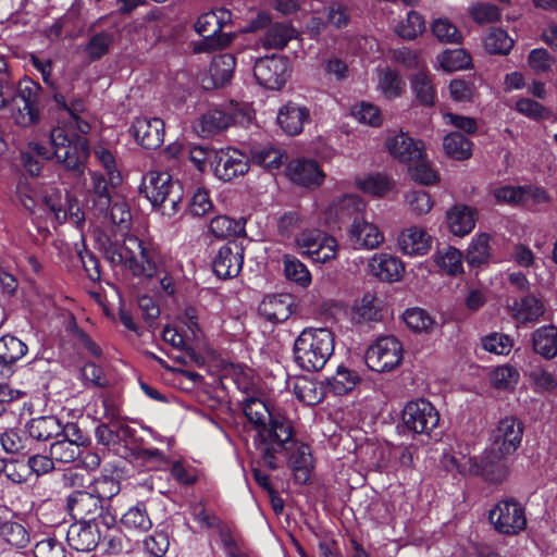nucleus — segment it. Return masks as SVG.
I'll list each match as a JSON object with an SVG mask.
<instances>
[{
    "label": "nucleus",
    "instance_id": "nucleus-21",
    "mask_svg": "<svg viewBox=\"0 0 557 557\" xmlns=\"http://www.w3.org/2000/svg\"><path fill=\"white\" fill-rule=\"evenodd\" d=\"M311 122L310 109L306 106L288 101L282 106L276 115V123L288 136H297L302 133L305 124Z\"/></svg>",
    "mask_w": 557,
    "mask_h": 557
},
{
    "label": "nucleus",
    "instance_id": "nucleus-60",
    "mask_svg": "<svg viewBox=\"0 0 557 557\" xmlns=\"http://www.w3.org/2000/svg\"><path fill=\"white\" fill-rule=\"evenodd\" d=\"M482 347L491 354L507 356L513 347V339L507 334L493 332L482 337Z\"/></svg>",
    "mask_w": 557,
    "mask_h": 557
},
{
    "label": "nucleus",
    "instance_id": "nucleus-17",
    "mask_svg": "<svg viewBox=\"0 0 557 557\" xmlns=\"http://www.w3.org/2000/svg\"><path fill=\"white\" fill-rule=\"evenodd\" d=\"M285 175L293 184L308 189L320 187L325 180V173L319 162L309 158L292 159L286 164Z\"/></svg>",
    "mask_w": 557,
    "mask_h": 557
},
{
    "label": "nucleus",
    "instance_id": "nucleus-8",
    "mask_svg": "<svg viewBox=\"0 0 557 557\" xmlns=\"http://www.w3.org/2000/svg\"><path fill=\"white\" fill-rule=\"evenodd\" d=\"M139 194L151 202L163 215L173 216L182 208L184 188L178 180H173L166 172L150 171L144 177Z\"/></svg>",
    "mask_w": 557,
    "mask_h": 557
},
{
    "label": "nucleus",
    "instance_id": "nucleus-46",
    "mask_svg": "<svg viewBox=\"0 0 557 557\" xmlns=\"http://www.w3.org/2000/svg\"><path fill=\"white\" fill-rule=\"evenodd\" d=\"M26 433V430L24 431L17 428L7 429L0 435V443L3 450L12 455H24L28 453L29 437Z\"/></svg>",
    "mask_w": 557,
    "mask_h": 557
},
{
    "label": "nucleus",
    "instance_id": "nucleus-15",
    "mask_svg": "<svg viewBox=\"0 0 557 557\" xmlns=\"http://www.w3.org/2000/svg\"><path fill=\"white\" fill-rule=\"evenodd\" d=\"M523 433V422L515 416H506L499 419L491 432V448L503 456L512 455L520 447Z\"/></svg>",
    "mask_w": 557,
    "mask_h": 557
},
{
    "label": "nucleus",
    "instance_id": "nucleus-40",
    "mask_svg": "<svg viewBox=\"0 0 557 557\" xmlns=\"http://www.w3.org/2000/svg\"><path fill=\"white\" fill-rule=\"evenodd\" d=\"M124 424L119 419H110L108 423H100L95 430L98 443L117 453L123 443Z\"/></svg>",
    "mask_w": 557,
    "mask_h": 557
},
{
    "label": "nucleus",
    "instance_id": "nucleus-48",
    "mask_svg": "<svg viewBox=\"0 0 557 557\" xmlns=\"http://www.w3.org/2000/svg\"><path fill=\"white\" fill-rule=\"evenodd\" d=\"M209 231L215 238L237 237L245 233V225L227 215H216L210 221Z\"/></svg>",
    "mask_w": 557,
    "mask_h": 557
},
{
    "label": "nucleus",
    "instance_id": "nucleus-12",
    "mask_svg": "<svg viewBox=\"0 0 557 557\" xmlns=\"http://www.w3.org/2000/svg\"><path fill=\"white\" fill-rule=\"evenodd\" d=\"M290 73V62L287 57L272 54L256 60L253 76L257 83L270 90H281Z\"/></svg>",
    "mask_w": 557,
    "mask_h": 557
},
{
    "label": "nucleus",
    "instance_id": "nucleus-56",
    "mask_svg": "<svg viewBox=\"0 0 557 557\" xmlns=\"http://www.w3.org/2000/svg\"><path fill=\"white\" fill-rule=\"evenodd\" d=\"M425 29L423 16L417 11H409L405 21H401L395 28L396 34L407 40H413Z\"/></svg>",
    "mask_w": 557,
    "mask_h": 557
},
{
    "label": "nucleus",
    "instance_id": "nucleus-39",
    "mask_svg": "<svg viewBox=\"0 0 557 557\" xmlns=\"http://www.w3.org/2000/svg\"><path fill=\"white\" fill-rule=\"evenodd\" d=\"M533 349L546 359L557 355V327L545 325L537 329L532 336Z\"/></svg>",
    "mask_w": 557,
    "mask_h": 557
},
{
    "label": "nucleus",
    "instance_id": "nucleus-49",
    "mask_svg": "<svg viewBox=\"0 0 557 557\" xmlns=\"http://www.w3.org/2000/svg\"><path fill=\"white\" fill-rule=\"evenodd\" d=\"M408 174L412 181L421 185H434L440 181V175L431 166L425 152L424 157H420L408 164Z\"/></svg>",
    "mask_w": 557,
    "mask_h": 557
},
{
    "label": "nucleus",
    "instance_id": "nucleus-3",
    "mask_svg": "<svg viewBox=\"0 0 557 557\" xmlns=\"http://www.w3.org/2000/svg\"><path fill=\"white\" fill-rule=\"evenodd\" d=\"M507 456L491 448L480 462L474 457H445L440 469L442 485L458 486L467 483L469 476H480L488 483L499 484L508 474Z\"/></svg>",
    "mask_w": 557,
    "mask_h": 557
},
{
    "label": "nucleus",
    "instance_id": "nucleus-4",
    "mask_svg": "<svg viewBox=\"0 0 557 557\" xmlns=\"http://www.w3.org/2000/svg\"><path fill=\"white\" fill-rule=\"evenodd\" d=\"M243 412L257 429L255 443L260 454L263 451L264 463L271 465L275 459L272 456L273 447H284V443H289L286 440L292 434L293 422L282 414L273 416L258 398L247 399Z\"/></svg>",
    "mask_w": 557,
    "mask_h": 557
},
{
    "label": "nucleus",
    "instance_id": "nucleus-55",
    "mask_svg": "<svg viewBox=\"0 0 557 557\" xmlns=\"http://www.w3.org/2000/svg\"><path fill=\"white\" fill-rule=\"evenodd\" d=\"M113 40V35L107 30L92 35L85 47L88 60L95 62L108 54Z\"/></svg>",
    "mask_w": 557,
    "mask_h": 557
},
{
    "label": "nucleus",
    "instance_id": "nucleus-50",
    "mask_svg": "<svg viewBox=\"0 0 557 557\" xmlns=\"http://www.w3.org/2000/svg\"><path fill=\"white\" fill-rule=\"evenodd\" d=\"M490 253V235L481 233L471 242L467 250V262L470 268H480L488 262Z\"/></svg>",
    "mask_w": 557,
    "mask_h": 557
},
{
    "label": "nucleus",
    "instance_id": "nucleus-23",
    "mask_svg": "<svg viewBox=\"0 0 557 557\" xmlns=\"http://www.w3.org/2000/svg\"><path fill=\"white\" fill-rule=\"evenodd\" d=\"M294 297L282 293L268 295L259 305L258 312L271 323L285 322L294 312Z\"/></svg>",
    "mask_w": 557,
    "mask_h": 557
},
{
    "label": "nucleus",
    "instance_id": "nucleus-61",
    "mask_svg": "<svg viewBox=\"0 0 557 557\" xmlns=\"http://www.w3.org/2000/svg\"><path fill=\"white\" fill-rule=\"evenodd\" d=\"M122 524L127 529L147 531L151 528V520L149 519L144 505H136L129 508L121 519Z\"/></svg>",
    "mask_w": 557,
    "mask_h": 557
},
{
    "label": "nucleus",
    "instance_id": "nucleus-34",
    "mask_svg": "<svg viewBox=\"0 0 557 557\" xmlns=\"http://www.w3.org/2000/svg\"><path fill=\"white\" fill-rule=\"evenodd\" d=\"M0 537L8 544L25 547L29 541L25 528L10 518V512L0 508Z\"/></svg>",
    "mask_w": 557,
    "mask_h": 557
},
{
    "label": "nucleus",
    "instance_id": "nucleus-30",
    "mask_svg": "<svg viewBox=\"0 0 557 557\" xmlns=\"http://www.w3.org/2000/svg\"><path fill=\"white\" fill-rule=\"evenodd\" d=\"M29 438L47 442L59 437L61 421L55 416H40L30 419L25 425Z\"/></svg>",
    "mask_w": 557,
    "mask_h": 557
},
{
    "label": "nucleus",
    "instance_id": "nucleus-26",
    "mask_svg": "<svg viewBox=\"0 0 557 557\" xmlns=\"http://www.w3.org/2000/svg\"><path fill=\"white\" fill-rule=\"evenodd\" d=\"M370 273L382 282L394 283L401 280L405 265L403 261L389 253H375L369 261Z\"/></svg>",
    "mask_w": 557,
    "mask_h": 557
},
{
    "label": "nucleus",
    "instance_id": "nucleus-54",
    "mask_svg": "<svg viewBox=\"0 0 557 557\" xmlns=\"http://www.w3.org/2000/svg\"><path fill=\"white\" fill-rule=\"evenodd\" d=\"M438 60L442 69L449 73L467 70L472 66V58L470 53L462 48L445 50Z\"/></svg>",
    "mask_w": 557,
    "mask_h": 557
},
{
    "label": "nucleus",
    "instance_id": "nucleus-18",
    "mask_svg": "<svg viewBox=\"0 0 557 557\" xmlns=\"http://www.w3.org/2000/svg\"><path fill=\"white\" fill-rule=\"evenodd\" d=\"M244 264V249L236 242L222 245L212 259V270L216 277L228 280L236 277Z\"/></svg>",
    "mask_w": 557,
    "mask_h": 557
},
{
    "label": "nucleus",
    "instance_id": "nucleus-37",
    "mask_svg": "<svg viewBox=\"0 0 557 557\" xmlns=\"http://www.w3.org/2000/svg\"><path fill=\"white\" fill-rule=\"evenodd\" d=\"M513 318L521 324L535 323L544 313V306L533 295H527L512 306Z\"/></svg>",
    "mask_w": 557,
    "mask_h": 557
},
{
    "label": "nucleus",
    "instance_id": "nucleus-14",
    "mask_svg": "<svg viewBox=\"0 0 557 557\" xmlns=\"http://www.w3.org/2000/svg\"><path fill=\"white\" fill-rule=\"evenodd\" d=\"M494 529L507 535H515L524 530L527 518L523 507L513 499L498 502L488 513Z\"/></svg>",
    "mask_w": 557,
    "mask_h": 557
},
{
    "label": "nucleus",
    "instance_id": "nucleus-38",
    "mask_svg": "<svg viewBox=\"0 0 557 557\" xmlns=\"http://www.w3.org/2000/svg\"><path fill=\"white\" fill-rule=\"evenodd\" d=\"M335 215L339 222L352 220L351 224L363 220L366 209L364 201L358 196L345 195L333 206Z\"/></svg>",
    "mask_w": 557,
    "mask_h": 557
},
{
    "label": "nucleus",
    "instance_id": "nucleus-29",
    "mask_svg": "<svg viewBox=\"0 0 557 557\" xmlns=\"http://www.w3.org/2000/svg\"><path fill=\"white\" fill-rule=\"evenodd\" d=\"M348 236L356 249L376 248L384 239L379 228L364 219L357 221L356 224H351Z\"/></svg>",
    "mask_w": 557,
    "mask_h": 557
},
{
    "label": "nucleus",
    "instance_id": "nucleus-47",
    "mask_svg": "<svg viewBox=\"0 0 557 557\" xmlns=\"http://www.w3.org/2000/svg\"><path fill=\"white\" fill-rule=\"evenodd\" d=\"M284 274L285 277L299 285L300 287H308L311 284L312 277L310 271L305 263L293 255H284Z\"/></svg>",
    "mask_w": 557,
    "mask_h": 557
},
{
    "label": "nucleus",
    "instance_id": "nucleus-35",
    "mask_svg": "<svg viewBox=\"0 0 557 557\" xmlns=\"http://www.w3.org/2000/svg\"><path fill=\"white\" fill-rule=\"evenodd\" d=\"M296 36V29L290 23H274L265 30L261 38L265 49H283Z\"/></svg>",
    "mask_w": 557,
    "mask_h": 557
},
{
    "label": "nucleus",
    "instance_id": "nucleus-45",
    "mask_svg": "<svg viewBox=\"0 0 557 557\" xmlns=\"http://www.w3.org/2000/svg\"><path fill=\"white\" fill-rule=\"evenodd\" d=\"M28 466L24 461L0 458V484H22L29 480Z\"/></svg>",
    "mask_w": 557,
    "mask_h": 557
},
{
    "label": "nucleus",
    "instance_id": "nucleus-7",
    "mask_svg": "<svg viewBox=\"0 0 557 557\" xmlns=\"http://www.w3.org/2000/svg\"><path fill=\"white\" fill-rule=\"evenodd\" d=\"M104 255L112 265L123 264L134 276L151 278L158 273V253L136 236L127 237L123 245L108 239Z\"/></svg>",
    "mask_w": 557,
    "mask_h": 557
},
{
    "label": "nucleus",
    "instance_id": "nucleus-16",
    "mask_svg": "<svg viewBox=\"0 0 557 557\" xmlns=\"http://www.w3.org/2000/svg\"><path fill=\"white\" fill-rule=\"evenodd\" d=\"M212 171L216 178L231 182L235 177L243 176L249 170V158L233 147L221 148L212 153Z\"/></svg>",
    "mask_w": 557,
    "mask_h": 557
},
{
    "label": "nucleus",
    "instance_id": "nucleus-36",
    "mask_svg": "<svg viewBox=\"0 0 557 557\" xmlns=\"http://www.w3.org/2000/svg\"><path fill=\"white\" fill-rule=\"evenodd\" d=\"M445 153L457 161H465L472 157L473 143L459 132H450L443 138Z\"/></svg>",
    "mask_w": 557,
    "mask_h": 557
},
{
    "label": "nucleus",
    "instance_id": "nucleus-33",
    "mask_svg": "<svg viewBox=\"0 0 557 557\" xmlns=\"http://www.w3.org/2000/svg\"><path fill=\"white\" fill-rule=\"evenodd\" d=\"M410 88L417 103L432 108L436 102V90L431 76L425 72L416 73L410 79Z\"/></svg>",
    "mask_w": 557,
    "mask_h": 557
},
{
    "label": "nucleus",
    "instance_id": "nucleus-53",
    "mask_svg": "<svg viewBox=\"0 0 557 557\" xmlns=\"http://www.w3.org/2000/svg\"><path fill=\"white\" fill-rule=\"evenodd\" d=\"M483 42L491 54L507 55L513 47V39L503 28H492Z\"/></svg>",
    "mask_w": 557,
    "mask_h": 557
},
{
    "label": "nucleus",
    "instance_id": "nucleus-32",
    "mask_svg": "<svg viewBox=\"0 0 557 557\" xmlns=\"http://www.w3.org/2000/svg\"><path fill=\"white\" fill-rule=\"evenodd\" d=\"M249 153V162L265 170L278 169L288 160L286 151H282L272 146H253L250 148Z\"/></svg>",
    "mask_w": 557,
    "mask_h": 557
},
{
    "label": "nucleus",
    "instance_id": "nucleus-62",
    "mask_svg": "<svg viewBox=\"0 0 557 557\" xmlns=\"http://www.w3.org/2000/svg\"><path fill=\"white\" fill-rule=\"evenodd\" d=\"M55 438L49 449L52 460L67 463L74 461L81 455V449L69 442V440H63L62 437Z\"/></svg>",
    "mask_w": 557,
    "mask_h": 557
},
{
    "label": "nucleus",
    "instance_id": "nucleus-41",
    "mask_svg": "<svg viewBox=\"0 0 557 557\" xmlns=\"http://www.w3.org/2000/svg\"><path fill=\"white\" fill-rule=\"evenodd\" d=\"M170 475L176 483L190 486L200 482L202 471L190 461L180 458L171 462Z\"/></svg>",
    "mask_w": 557,
    "mask_h": 557
},
{
    "label": "nucleus",
    "instance_id": "nucleus-13",
    "mask_svg": "<svg viewBox=\"0 0 557 557\" xmlns=\"http://www.w3.org/2000/svg\"><path fill=\"white\" fill-rule=\"evenodd\" d=\"M219 25L218 17L212 10L198 16L195 30L202 37V40L195 47V52L222 50L232 44L235 35L221 32Z\"/></svg>",
    "mask_w": 557,
    "mask_h": 557
},
{
    "label": "nucleus",
    "instance_id": "nucleus-31",
    "mask_svg": "<svg viewBox=\"0 0 557 557\" xmlns=\"http://www.w3.org/2000/svg\"><path fill=\"white\" fill-rule=\"evenodd\" d=\"M104 503H108V499L101 497L97 491L76 490L70 495L67 507L71 511L89 516L101 512Z\"/></svg>",
    "mask_w": 557,
    "mask_h": 557
},
{
    "label": "nucleus",
    "instance_id": "nucleus-6",
    "mask_svg": "<svg viewBox=\"0 0 557 557\" xmlns=\"http://www.w3.org/2000/svg\"><path fill=\"white\" fill-rule=\"evenodd\" d=\"M335 337L326 327H305L293 346L294 362L304 371H321L334 354Z\"/></svg>",
    "mask_w": 557,
    "mask_h": 557
},
{
    "label": "nucleus",
    "instance_id": "nucleus-57",
    "mask_svg": "<svg viewBox=\"0 0 557 557\" xmlns=\"http://www.w3.org/2000/svg\"><path fill=\"white\" fill-rule=\"evenodd\" d=\"M404 81L397 71L386 67L380 75L379 88L387 99H396L404 91Z\"/></svg>",
    "mask_w": 557,
    "mask_h": 557
},
{
    "label": "nucleus",
    "instance_id": "nucleus-20",
    "mask_svg": "<svg viewBox=\"0 0 557 557\" xmlns=\"http://www.w3.org/2000/svg\"><path fill=\"white\" fill-rule=\"evenodd\" d=\"M28 352L25 342L12 334L0 337V377H12L21 361Z\"/></svg>",
    "mask_w": 557,
    "mask_h": 557
},
{
    "label": "nucleus",
    "instance_id": "nucleus-1",
    "mask_svg": "<svg viewBox=\"0 0 557 557\" xmlns=\"http://www.w3.org/2000/svg\"><path fill=\"white\" fill-rule=\"evenodd\" d=\"M287 441L289 443H284V447H280V449L273 447L272 456L275 459L272 460L271 465L264 463L262 451L260 458L252 466L251 472L259 487H272L269 472L282 468L285 463L295 484L311 485L313 483L314 458L311 446L295 437L294 425Z\"/></svg>",
    "mask_w": 557,
    "mask_h": 557
},
{
    "label": "nucleus",
    "instance_id": "nucleus-42",
    "mask_svg": "<svg viewBox=\"0 0 557 557\" xmlns=\"http://www.w3.org/2000/svg\"><path fill=\"white\" fill-rule=\"evenodd\" d=\"M403 320L414 333L430 334L436 326L435 319L424 309L412 307L405 310Z\"/></svg>",
    "mask_w": 557,
    "mask_h": 557
},
{
    "label": "nucleus",
    "instance_id": "nucleus-43",
    "mask_svg": "<svg viewBox=\"0 0 557 557\" xmlns=\"http://www.w3.org/2000/svg\"><path fill=\"white\" fill-rule=\"evenodd\" d=\"M91 201L98 214L108 213L112 197L106 176L99 172H94L91 175Z\"/></svg>",
    "mask_w": 557,
    "mask_h": 557
},
{
    "label": "nucleus",
    "instance_id": "nucleus-28",
    "mask_svg": "<svg viewBox=\"0 0 557 557\" xmlns=\"http://www.w3.org/2000/svg\"><path fill=\"white\" fill-rule=\"evenodd\" d=\"M398 245L405 255L423 256L428 253L431 248L432 236L421 227L411 226L400 233Z\"/></svg>",
    "mask_w": 557,
    "mask_h": 557
},
{
    "label": "nucleus",
    "instance_id": "nucleus-58",
    "mask_svg": "<svg viewBox=\"0 0 557 557\" xmlns=\"http://www.w3.org/2000/svg\"><path fill=\"white\" fill-rule=\"evenodd\" d=\"M51 101L53 107L49 110H55L57 112H66L71 117H76L86 110V101L82 97H72L70 102L66 97L60 91H54L51 95Z\"/></svg>",
    "mask_w": 557,
    "mask_h": 557
},
{
    "label": "nucleus",
    "instance_id": "nucleus-25",
    "mask_svg": "<svg viewBox=\"0 0 557 557\" xmlns=\"http://www.w3.org/2000/svg\"><path fill=\"white\" fill-rule=\"evenodd\" d=\"M386 148L395 159L406 164L424 157L425 152L421 140H416L403 132L387 138Z\"/></svg>",
    "mask_w": 557,
    "mask_h": 557
},
{
    "label": "nucleus",
    "instance_id": "nucleus-27",
    "mask_svg": "<svg viewBox=\"0 0 557 557\" xmlns=\"http://www.w3.org/2000/svg\"><path fill=\"white\" fill-rule=\"evenodd\" d=\"M69 545L77 552H90L100 541V532L95 522L73 523L66 534Z\"/></svg>",
    "mask_w": 557,
    "mask_h": 557
},
{
    "label": "nucleus",
    "instance_id": "nucleus-64",
    "mask_svg": "<svg viewBox=\"0 0 557 557\" xmlns=\"http://www.w3.org/2000/svg\"><path fill=\"white\" fill-rule=\"evenodd\" d=\"M187 209L193 216H203L213 209L210 194L205 188H197L187 202Z\"/></svg>",
    "mask_w": 557,
    "mask_h": 557
},
{
    "label": "nucleus",
    "instance_id": "nucleus-10",
    "mask_svg": "<svg viewBox=\"0 0 557 557\" xmlns=\"http://www.w3.org/2000/svg\"><path fill=\"white\" fill-rule=\"evenodd\" d=\"M401 421L407 432L413 435H430L440 423V413L430 400L419 398L405 405Z\"/></svg>",
    "mask_w": 557,
    "mask_h": 557
},
{
    "label": "nucleus",
    "instance_id": "nucleus-19",
    "mask_svg": "<svg viewBox=\"0 0 557 557\" xmlns=\"http://www.w3.org/2000/svg\"><path fill=\"white\" fill-rule=\"evenodd\" d=\"M193 516L202 528L214 530L219 534L228 557H245L236 545L228 523L207 510L201 503L194 506Z\"/></svg>",
    "mask_w": 557,
    "mask_h": 557
},
{
    "label": "nucleus",
    "instance_id": "nucleus-22",
    "mask_svg": "<svg viewBox=\"0 0 557 557\" xmlns=\"http://www.w3.org/2000/svg\"><path fill=\"white\" fill-rule=\"evenodd\" d=\"M164 122L159 117H136L131 131L138 144L146 149H157L164 141Z\"/></svg>",
    "mask_w": 557,
    "mask_h": 557
},
{
    "label": "nucleus",
    "instance_id": "nucleus-5",
    "mask_svg": "<svg viewBox=\"0 0 557 557\" xmlns=\"http://www.w3.org/2000/svg\"><path fill=\"white\" fill-rule=\"evenodd\" d=\"M51 94L28 75L21 77L12 88L9 97V108L16 126L28 128L40 123L42 111Z\"/></svg>",
    "mask_w": 557,
    "mask_h": 557
},
{
    "label": "nucleus",
    "instance_id": "nucleus-2",
    "mask_svg": "<svg viewBox=\"0 0 557 557\" xmlns=\"http://www.w3.org/2000/svg\"><path fill=\"white\" fill-rule=\"evenodd\" d=\"M72 122L58 125L50 131V145L57 161L75 176H82L87 168L90 145L86 135L90 132L89 122L79 115Z\"/></svg>",
    "mask_w": 557,
    "mask_h": 557
},
{
    "label": "nucleus",
    "instance_id": "nucleus-9",
    "mask_svg": "<svg viewBox=\"0 0 557 557\" xmlns=\"http://www.w3.org/2000/svg\"><path fill=\"white\" fill-rule=\"evenodd\" d=\"M251 114L245 104L231 101L221 108L208 110L200 120L201 132L205 136H214L233 125L247 127Z\"/></svg>",
    "mask_w": 557,
    "mask_h": 557
},
{
    "label": "nucleus",
    "instance_id": "nucleus-11",
    "mask_svg": "<svg viewBox=\"0 0 557 557\" xmlns=\"http://www.w3.org/2000/svg\"><path fill=\"white\" fill-rule=\"evenodd\" d=\"M403 344L395 336L379 337L368 349L364 361L372 371L383 373L397 368L403 360Z\"/></svg>",
    "mask_w": 557,
    "mask_h": 557
},
{
    "label": "nucleus",
    "instance_id": "nucleus-24",
    "mask_svg": "<svg viewBox=\"0 0 557 557\" xmlns=\"http://www.w3.org/2000/svg\"><path fill=\"white\" fill-rule=\"evenodd\" d=\"M478 219V210L465 203H455L446 211L448 228L459 237L470 234L475 227Z\"/></svg>",
    "mask_w": 557,
    "mask_h": 557
},
{
    "label": "nucleus",
    "instance_id": "nucleus-51",
    "mask_svg": "<svg viewBox=\"0 0 557 557\" xmlns=\"http://www.w3.org/2000/svg\"><path fill=\"white\" fill-rule=\"evenodd\" d=\"M436 267L448 275L462 273V253L455 247L448 246L445 252L437 250L433 256Z\"/></svg>",
    "mask_w": 557,
    "mask_h": 557
},
{
    "label": "nucleus",
    "instance_id": "nucleus-52",
    "mask_svg": "<svg viewBox=\"0 0 557 557\" xmlns=\"http://www.w3.org/2000/svg\"><path fill=\"white\" fill-rule=\"evenodd\" d=\"M75 249L86 276L94 283L100 282V261L98 257L87 247L84 238H82L81 244H75Z\"/></svg>",
    "mask_w": 557,
    "mask_h": 557
},
{
    "label": "nucleus",
    "instance_id": "nucleus-44",
    "mask_svg": "<svg viewBox=\"0 0 557 557\" xmlns=\"http://www.w3.org/2000/svg\"><path fill=\"white\" fill-rule=\"evenodd\" d=\"M360 380L361 377L357 371L338 366L335 375L327 379V385L333 394L343 396L351 392Z\"/></svg>",
    "mask_w": 557,
    "mask_h": 557
},
{
    "label": "nucleus",
    "instance_id": "nucleus-63",
    "mask_svg": "<svg viewBox=\"0 0 557 557\" xmlns=\"http://www.w3.org/2000/svg\"><path fill=\"white\" fill-rule=\"evenodd\" d=\"M433 35L442 42L459 44L462 36L457 26L448 18L441 17L433 22L431 26Z\"/></svg>",
    "mask_w": 557,
    "mask_h": 557
},
{
    "label": "nucleus",
    "instance_id": "nucleus-59",
    "mask_svg": "<svg viewBox=\"0 0 557 557\" xmlns=\"http://www.w3.org/2000/svg\"><path fill=\"white\" fill-rule=\"evenodd\" d=\"M519 380V372L512 366L505 364L497 367L492 371L490 381L491 384L497 388L503 391L511 389L516 386Z\"/></svg>",
    "mask_w": 557,
    "mask_h": 557
}]
</instances>
